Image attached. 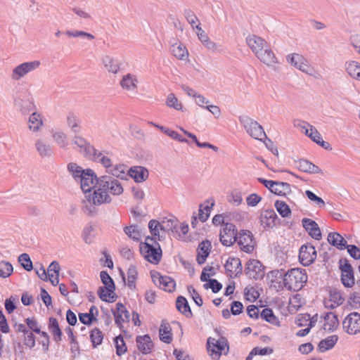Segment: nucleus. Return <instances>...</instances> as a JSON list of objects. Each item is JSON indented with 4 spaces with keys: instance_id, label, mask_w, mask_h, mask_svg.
<instances>
[{
    "instance_id": "obj_1",
    "label": "nucleus",
    "mask_w": 360,
    "mask_h": 360,
    "mask_svg": "<svg viewBox=\"0 0 360 360\" xmlns=\"http://www.w3.org/2000/svg\"><path fill=\"white\" fill-rule=\"evenodd\" d=\"M246 43L256 57L263 63L271 66L277 63L274 53L262 37L255 34L249 35L246 38Z\"/></svg>"
},
{
    "instance_id": "obj_2",
    "label": "nucleus",
    "mask_w": 360,
    "mask_h": 360,
    "mask_svg": "<svg viewBox=\"0 0 360 360\" xmlns=\"http://www.w3.org/2000/svg\"><path fill=\"white\" fill-rule=\"evenodd\" d=\"M283 276L284 287L290 291L300 290L307 281V275L304 269L293 268L285 272Z\"/></svg>"
},
{
    "instance_id": "obj_3",
    "label": "nucleus",
    "mask_w": 360,
    "mask_h": 360,
    "mask_svg": "<svg viewBox=\"0 0 360 360\" xmlns=\"http://www.w3.org/2000/svg\"><path fill=\"white\" fill-rule=\"evenodd\" d=\"M100 277L104 286H101L98 289L97 294L99 298L106 302H114L117 295L115 292V284L113 279L105 271H101Z\"/></svg>"
},
{
    "instance_id": "obj_4",
    "label": "nucleus",
    "mask_w": 360,
    "mask_h": 360,
    "mask_svg": "<svg viewBox=\"0 0 360 360\" xmlns=\"http://www.w3.org/2000/svg\"><path fill=\"white\" fill-rule=\"evenodd\" d=\"M139 250L144 259L151 264H158L162 259V252L159 243L155 246L147 242H141Z\"/></svg>"
},
{
    "instance_id": "obj_5",
    "label": "nucleus",
    "mask_w": 360,
    "mask_h": 360,
    "mask_svg": "<svg viewBox=\"0 0 360 360\" xmlns=\"http://www.w3.org/2000/svg\"><path fill=\"white\" fill-rule=\"evenodd\" d=\"M239 121L246 132L253 139L263 141V137L266 138L263 127L257 121L248 116H240Z\"/></svg>"
},
{
    "instance_id": "obj_6",
    "label": "nucleus",
    "mask_w": 360,
    "mask_h": 360,
    "mask_svg": "<svg viewBox=\"0 0 360 360\" xmlns=\"http://www.w3.org/2000/svg\"><path fill=\"white\" fill-rule=\"evenodd\" d=\"M227 347V351L224 352L226 354L229 352L228 340L224 337H221L219 340L209 338L207 341V350L209 354L214 360H219L222 352Z\"/></svg>"
},
{
    "instance_id": "obj_7",
    "label": "nucleus",
    "mask_w": 360,
    "mask_h": 360,
    "mask_svg": "<svg viewBox=\"0 0 360 360\" xmlns=\"http://www.w3.org/2000/svg\"><path fill=\"white\" fill-rule=\"evenodd\" d=\"M98 186L108 193L109 192L114 195H121L124 191L120 182L108 175H103L99 177Z\"/></svg>"
},
{
    "instance_id": "obj_8",
    "label": "nucleus",
    "mask_w": 360,
    "mask_h": 360,
    "mask_svg": "<svg viewBox=\"0 0 360 360\" xmlns=\"http://www.w3.org/2000/svg\"><path fill=\"white\" fill-rule=\"evenodd\" d=\"M339 268L341 271V282L346 288H351L355 283L354 274L352 265L346 258L339 260Z\"/></svg>"
},
{
    "instance_id": "obj_9",
    "label": "nucleus",
    "mask_w": 360,
    "mask_h": 360,
    "mask_svg": "<svg viewBox=\"0 0 360 360\" xmlns=\"http://www.w3.org/2000/svg\"><path fill=\"white\" fill-rule=\"evenodd\" d=\"M238 230L233 224L226 223L220 231L219 240L223 245L230 247L238 240Z\"/></svg>"
},
{
    "instance_id": "obj_10",
    "label": "nucleus",
    "mask_w": 360,
    "mask_h": 360,
    "mask_svg": "<svg viewBox=\"0 0 360 360\" xmlns=\"http://www.w3.org/2000/svg\"><path fill=\"white\" fill-rule=\"evenodd\" d=\"M240 250L246 253H252L255 248L256 241L252 232L249 230H240L238 233V240Z\"/></svg>"
},
{
    "instance_id": "obj_11",
    "label": "nucleus",
    "mask_w": 360,
    "mask_h": 360,
    "mask_svg": "<svg viewBox=\"0 0 360 360\" xmlns=\"http://www.w3.org/2000/svg\"><path fill=\"white\" fill-rule=\"evenodd\" d=\"M14 105L23 115L30 113L35 108L33 97L28 91L15 98Z\"/></svg>"
},
{
    "instance_id": "obj_12",
    "label": "nucleus",
    "mask_w": 360,
    "mask_h": 360,
    "mask_svg": "<svg viewBox=\"0 0 360 360\" xmlns=\"http://www.w3.org/2000/svg\"><path fill=\"white\" fill-rule=\"evenodd\" d=\"M111 311L112 314L114 316L115 323L117 327H118L122 332L125 333L126 330L124 328L122 323L124 322H129V311L127 309L125 306L121 302H117L115 304V309H112Z\"/></svg>"
},
{
    "instance_id": "obj_13",
    "label": "nucleus",
    "mask_w": 360,
    "mask_h": 360,
    "mask_svg": "<svg viewBox=\"0 0 360 360\" xmlns=\"http://www.w3.org/2000/svg\"><path fill=\"white\" fill-rule=\"evenodd\" d=\"M344 330L349 335H355L360 332V314L352 312L342 321Z\"/></svg>"
},
{
    "instance_id": "obj_14",
    "label": "nucleus",
    "mask_w": 360,
    "mask_h": 360,
    "mask_svg": "<svg viewBox=\"0 0 360 360\" xmlns=\"http://www.w3.org/2000/svg\"><path fill=\"white\" fill-rule=\"evenodd\" d=\"M99 178L97 177L94 171L91 169H85V173L79 180L80 181V187L86 195L91 192V189L98 186Z\"/></svg>"
},
{
    "instance_id": "obj_15",
    "label": "nucleus",
    "mask_w": 360,
    "mask_h": 360,
    "mask_svg": "<svg viewBox=\"0 0 360 360\" xmlns=\"http://www.w3.org/2000/svg\"><path fill=\"white\" fill-rule=\"evenodd\" d=\"M40 65L39 60L25 62L16 66L12 71L11 78L18 81L27 73L36 70Z\"/></svg>"
},
{
    "instance_id": "obj_16",
    "label": "nucleus",
    "mask_w": 360,
    "mask_h": 360,
    "mask_svg": "<svg viewBox=\"0 0 360 360\" xmlns=\"http://www.w3.org/2000/svg\"><path fill=\"white\" fill-rule=\"evenodd\" d=\"M245 274L250 278L262 279L264 276V266L257 259H250L246 264Z\"/></svg>"
},
{
    "instance_id": "obj_17",
    "label": "nucleus",
    "mask_w": 360,
    "mask_h": 360,
    "mask_svg": "<svg viewBox=\"0 0 360 360\" xmlns=\"http://www.w3.org/2000/svg\"><path fill=\"white\" fill-rule=\"evenodd\" d=\"M316 258V251L311 244L302 245L299 252V260L304 266H309Z\"/></svg>"
},
{
    "instance_id": "obj_18",
    "label": "nucleus",
    "mask_w": 360,
    "mask_h": 360,
    "mask_svg": "<svg viewBox=\"0 0 360 360\" xmlns=\"http://www.w3.org/2000/svg\"><path fill=\"white\" fill-rule=\"evenodd\" d=\"M97 187L98 188L94 190L93 193L90 192L86 195L88 201L95 205L110 202L112 199L108 193L99 188L98 186Z\"/></svg>"
},
{
    "instance_id": "obj_19",
    "label": "nucleus",
    "mask_w": 360,
    "mask_h": 360,
    "mask_svg": "<svg viewBox=\"0 0 360 360\" xmlns=\"http://www.w3.org/2000/svg\"><path fill=\"white\" fill-rule=\"evenodd\" d=\"M302 224L308 234L314 239L319 240L322 238L321 229L318 224L309 218H303Z\"/></svg>"
},
{
    "instance_id": "obj_20",
    "label": "nucleus",
    "mask_w": 360,
    "mask_h": 360,
    "mask_svg": "<svg viewBox=\"0 0 360 360\" xmlns=\"http://www.w3.org/2000/svg\"><path fill=\"white\" fill-rule=\"evenodd\" d=\"M226 274L232 278V274L235 273V277L239 276L243 271L241 261L238 257H230L224 265Z\"/></svg>"
},
{
    "instance_id": "obj_21",
    "label": "nucleus",
    "mask_w": 360,
    "mask_h": 360,
    "mask_svg": "<svg viewBox=\"0 0 360 360\" xmlns=\"http://www.w3.org/2000/svg\"><path fill=\"white\" fill-rule=\"evenodd\" d=\"M34 146L37 153L41 158H50L53 155V146L44 140H36Z\"/></svg>"
},
{
    "instance_id": "obj_22",
    "label": "nucleus",
    "mask_w": 360,
    "mask_h": 360,
    "mask_svg": "<svg viewBox=\"0 0 360 360\" xmlns=\"http://www.w3.org/2000/svg\"><path fill=\"white\" fill-rule=\"evenodd\" d=\"M149 176L148 170L142 166L131 167L128 171V176L131 177L136 182L145 181Z\"/></svg>"
},
{
    "instance_id": "obj_23",
    "label": "nucleus",
    "mask_w": 360,
    "mask_h": 360,
    "mask_svg": "<svg viewBox=\"0 0 360 360\" xmlns=\"http://www.w3.org/2000/svg\"><path fill=\"white\" fill-rule=\"evenodd\" d=\"M287 60L292 65L304 72H307L309 68L306 59L300 54L292 53L287 56Z\"/></svg>"
},
{
    "instance_id": "obj_24",
    "label": "nucleus",
    "mask_w": 360,
    "mask_h": 360,
    "mask_svg": "<svg viewBox=\"0 0 360 360\" xmlns=\"http://www.w3.org/2000/svg\"><path fill=\"white\" fill-rule=\"evenodd\" d=\"M212 244L208 240H205L199 243L198 247V255L196 261L199 264L205 262L211 251Z\"/></svg>"
},
{
    "instance_id": "obj_25",
    "label": "nucleus",
    "mask_w": 360,
    "mask_h": 360,
    "mask_svg": "<svg viewBox=\"0 0 360 360\" xmlns=\"http://www.w3.org/2000/svg\"><path fill=\"white\" fill-rule=\"evenodd\" d=\"M136 340L139 350L143 354H149L154 347L151 338L148 334L137 336Z\"/></svg>"
},
{
    "instance_id": "obj_26",
    "label": "nucleus",
    "mask_w": 360,
    "mask_h": 360,
    "mask_svg": "<svg viewBox=\"0 0 360 360\" xmlns=\"http://www.w3.org/2000/svg\"><path fill=\"white\" fill-rule=\"evenodd\" d=\"M276 219H278V216L272 209L264 210L261 213L259 217L260 224L264 228L275 226Z\"/></svg>"
},
{
    "instance_id": "obj_27",
    "label": "nucleus",
    "mask_w": 360,
    "mask_h": 360,
    "mask_svg": "<svg viewBox=\"0 0 360 360\" xmlns=\"http://www.w3.org/2000/svg\"><path fill=\"white\" fill-rule=\"evenodd\" d=\"M102 63L105 70L108 72L112 74H117L119 72L122 65L120 60L108 55L104 56L102 58Z\"/></svg>"
},
{
    "instance_id": "obj_28",
    "label": "nucleus",
    "mask_w": 360,
    "mask_h": 360,
    "mask_svg": "<svg viewBox=\"0 0 360 360\" xmlns=\"http://www.w3.org/2000/svg\"><path fill=\"white\" fill-rule=\"evenodd\" d=\"M160 230L169 233L172 231L174 233V236L176 238H181V233L178 229V220L176 218H172L167 220H163L161 223Z\"/></svg>"
},
{
    "instance_id": "obj_29",
    "label": "nucleus",
    "mask_w": 360,
    "mask_h": 360,
    "mask_svg": "<svg viewBox=\"0 0 360 360\" xmlns=\"http://www.w3.org/2000/svg\"><path fill=\"white\" fill-rule=\"evenodd\" d=\"M48 329L52 334L53 340L58 344L62 340L63 332L56 318L49 319Z\"/></svg>"
},
{
    "instance_id": "obj_30",
    "label": "nucleus",
    "mask_w": 360,
    "mask_h": 360,
    "mask_svg": "<svg viewBox=\"0 0 360 360\" xmlns=\"http://www.w3.org/2000/svg\"><path fill=\"white\" fill-rule=\"evenodd\" d=\"M328 242L340 250L346 249L347 240L338 232H330L328 235Z\"/></svg>"
},
{
    "instance_id": "obj_31",
    "label": "nucleus",
    "mask_w": 360,
    "mask_h": 360,
    "mask_svg": "<svg viewBox=\"0 0 360 360\" xmlns=\"http://www.w3.org/2000/svg\"><path fill=\"white\" fill-rule=\"evenodd\" d=\"M297 167L303 172L310 174H320L321 169L312 162L305 159H300L296 162Z\"/></svg>"
},
{
    "instance_id": "obj_32",
    "label": "nucleus",
    "mask_w": 360,
    "mask_h": 360,
    "mask_svg": "<svg viewBox=\"0 0 360 360\" xmlns=\"http://www.w3.org/2000/svg\"><path fill=\"white\" fill-rule=\"evenodd\" d=\"M176 307L177 310L184 314L186 318H192L193 313L191 309L190 305L186 299L182 295H179L177 297L176 300Z\"/></svg>"
},
{
    "instance_id": "obj_33",
    "label": "nucleus",
    "mask_w": 360,
    "mask_h": 360,
    "mask_svg": "<svg viewBox=\"0 0 360 360\" xmlns=\"http://www.w3.org/2000/svg\"><path fill=\"white\" fill-rule=\"evenodd\" d=\"M345 70L353 79L360 81V63L356 60H349L345 63Z\"/></svg>"
},
{
    "instance_id": "obj_34",
    "label": "nucleus",
    "mask_w": 360,
    "mask_h": 360,
    "mask_svg": "<svg viewBox=\"0 0 360 360\" xmlns=\"http://www.w3.org/2000/svg\"><path fill=\"white\" fill-rule=\"evenodd\" d=\"M159 336L161 341L165 343L169 344L172 341V333L171 327L165 321H162L160 330Z\"/></svg>"
},
{
    "instance_id": "obj_35",
    "label": "nucleus",
    "mask_w": 360,
    "mask_h": 360,
    "mask_svg": "<svg viewBox=\"0 0 360 360\" xmlns=\"http://www.w3.org/2000/svg\"><path fill=\"white\" fill-rule=\"evenodd\" d=\"M137 82L136 76L128 73L122 77L120 84L123 89L130 91L137 89Z\"/></svg>"
},
{
    "instance_id": "obj_36",
    "label": "nucleus",
    "mask_w": 360,
    "mask_h": 360,
    "mask_svg": "<svg viewBox=\"0 0 360 360\" xmlns=\"http://www.w3.org/2000/svg\"><path fill=\"white\" fill-rule=\"evenodd\" d=\"M338 340V336L333 335L322 340L318 345V349L321 352H324L328 349H332Z\"/></svg>"
},
{
    "instance_id": "obj_37",
    "label": "nucleus",
    "mask_w": 360,
    "mask_h": 360,
    "mask_svg": "<svg viewBox=\"0 0 360 360\" xmlns=\"http://www.w3.org/2000/svg\"><path fill=\"white\" fill-rule=\"evenodd\" d=\"M95 226L92 222L88 223L82 231V237L85 243L91 244L95 238Z\"/></svg>"
},
{
    "instance_id": "obj_38",
    "label": "nucleus",
    "mask_w": 360,
    "mask_h": 360,
    "mask_svg": "<svg viewBox=\"0 0 360 360\" xmlns=\"http://www.w3.org/2000/svg\"><path fill=\"white\" fill-rule=\"evenodd\" d=\"M159 286L165 291L172 292L174 290L176 283L174 279L167 276H158Z\"/></svg>"
},
{
    "instance_id": "obj_39",
    "label": "nucleus",
    "mask_w": 360,
    "mask_h": 360,
    "mask_svg": "<svg viewBox=\"0 0 360 360\" xmlns=\"http://www.w3.org/2000/svg\"><path fill=\"white\" fill-rule=\"evenodd\" d=\"M326 326H328V330L333 332L339 326V321L338 316L333 312H328L323 316Z\"/></svg>"
},
{
    "instance_id": "obj_40",
    "label": "nucleus",
    "mask_w": 360,
    "mask_h": 360,
    "mask_svg": "<svg viewBox=\"0 0 360 360\" xmlns=\"http://www.w3.org/2000/svg\"><path fill=\"white\" fill-rule=\"evenodd\" d=\"M275 186L273 193L279 196H285L286 194L291 193L290 185L288 183L275 181Z\"/></svg>"
},
{
    "instance_id": "obj_41",
    "label": "nucleus",
    "mask_w": 360,
    "mask_h": 360,
    "mask_svg": "<svg viewBox=\"0 0 360 360\" xmlns=\"http://www.w3.org/2000/svg\"><path fill=\"white\" fill-rule=\"evenodd\" d=\"M126 167L124 165H116L115 167H112L108 169V173L111 174L112 177H116L120 179H127L128 172L126 173Z\"/></svg>"
},
{
    "instance_id": "obj_42",
    "label": "nucleus",
    "mask_w": 360,
    "mask_h": 360,
    "mask_svg": "<svg viewBox=\"0 0 360 360\" xmlns=\"http://www.w3.org/2000/svg\"><path fill=\"white\" fill-rule=\"evenodd\" d=\"M260 316L262 319L265 320L271 324L277 326H280V321L274 315L273 310L271 308H264L262 311Z\"/></svg>"
},
{
    "instance_id": "obj_43",
    "label": "nucleus",
    "mask_w": 360,
    "mask_h": 360,
    "mask_svg": "<svg viewBox=\"0 0 360 360\" xmlns=\"http://www.w3.org/2000/svg\"><path fill=\"white\" fill-rule=\"evenodd\" d=\"M170 51L174 57L180 60H184L188 56L186 48L182 44H174L172 45Z\"/></svg>"
},
{
    "instance_id": "obj_44",
    "label": "nucleus",
    "mask_w": 360,
    "mask_h": 360,
    "mask_svg": "<svg viewBox=\"0 0 360 360\" xmlns=\"http://www.w3.org/2000/svg\"><path fill=\"white\" fill-rule=\"evenodd\" d=\"M124 233L134 241L139 242L141 240V230L138 225H131L125 226L123 229Z\"/></svg>"
},
{
    "instance_id": "obj_45",
    "label": "nucleus",
    "mask_w": 360,
    "mask_h": 360,
    "mask_svg": "<svg viewBox=\"0 0 360 360\" xmlns=\"http://www.w3.org/2000/svg\"><path fill=\"white\" fill-rule=\"evenodd\" d=\"M80 119L74 113H69L67 117L68 126L72 129L75 134L80 131Z\"/></svg>"
},
{
    "instance_id": "obj_46",
    "label": "nucleus",
    "mask_w": 360,
    "mask_h": 360,
    "mask_svg": "<svg viewBox=\"0 0 360 360\" xmlns=\"http://www.w3.org/2000/svg\"><path fill=\"white\" fill-rule=\"evenodd\" d=\"M90 340L93 348H96L101 345L104 335L103 332L98 328H94L90 331Z\"/></svg>"
},
{
    "instance_id": "obj_47",
    "label": "nucleus",
    "mask_w": 360,
    "mask_h": 360,
    "mask_svg": "<svg viewBox=\"0 0 360 360\" xmlns=\"http://www.w3.org/2000/svg\"><path fill=\"white\" fill-rule=\"evenodd\" d=\"M79 148V152L84 157L90 160H92L93 158H94L96 153L97 152V150L89 141H87L86 144H84V146H81Z\"/></svg>"
},
{
    "instance_id": "obj_48",
    "label": "nucleus",
    "mask_w": 360,
    "mask_h": 360,
    "mask_svg": "<svg viewBox=\"0 0 360 360\" xmlns=\"http://www.w3.org/2000/svg\"><path fill=\"white\" fill-rule=\"evenodd\" d=\"M91 161L101 163L106 169V172H108V169H110L112 166L111 160L108 157L104 155L103 152H99L98 150Z\"/></svg>"
},
{
    "instance_id": "obj_49",
    "label": "nucleus",
    "mask_w": 360,
    "mask_h": 360,
    "mask_svg": "<svg viewBox=\"0 0 360 360\" xmlns=\"http://www.w3.org/2000/svg\"><path fill=\"white\" fill-rule=\"evenodd\" d=\"M68 172L72 175L76 181H79L82 175L85 173V169H83L75 162H70L67 166Z\"/></svg>"
},
{
    "instance_id": "obj_50",
    "label": "nucleus",
    "mask_w": 360,
    "mask_h": 360,
    "mask_svg": "<svg viewBox=\"0 0 360 360\" xmlns=\"http://www.w3.org/2000/svg\"><path fill=\"white\" fill-rule=\"evenodd\" d=\"M29 128L33 131H37L43 122L40 117V115L37 112H32L29 119Z\"/></svg>"
},
{
    "instance_id": "obj_51",
    "label": "nucleus",
    "mask_w": 360,
    "mask_h": 360,
    "mask_svg": "<svg viewBox=\"0 0 360 360\" xmlns=\"http://www.w3.org/2000/svg\"><path fill=\"white\" fill-rule=\"evenodd\" d=\"M274 206L282 217L285 218L291 214L290 207L284 201L278 200L275 202Z\"/></svg>"
},
{
    "instance_id": "obj_52",
    "label": "nucleus",
    "mask_w": 360,
    "mask_h": 360,
    "mask_svg": "<svg viewBox=\"0 0 360 360\" xmlns=\"http://www.w3.org/2000/svg\"><path fill=\"white\" fill-rule=\"evenodd\" d=\"M116 354L122 356L127 351V347L122 335H119L114 338Z\"/></svg>"
},
{
    "instance_id": "obj_53",
    "label": "nucleus",
    "mask_w": 360,
    "mask_h": 360,
    "mask_svg": "<svg viewBox=\"0 0 360 360\" xmlns=\"http://www.w3.org/2000/svg\"><path fill=\"white\" fill-rule=\"evenodd\" d=\"M330 300L329 302L336 304V305H340L343 303L345 299L342 297V293L340 290L333 288L329 291Z\"/></svg>"
},
{
    "instance_id": "obj_54",
    "label": "nucleus",
    "mask_w": 360,
    "mask_h": 360,
    "mask_svg": "<svg viewBox=\"0 0 360 360\" xmlns=\"http://www.w3.org/2000/svg\"><path fill=\"white\" fill-rule=\"evenodd\" d=\"M52 137L60 148H66L68 146L67 135L63 131L53 132Z\"/></svg>"
},
{
    "instance_id": "obj_55",
    "label": "nucleus",
    "mask_w": 360,
    "mask_h": 360,
    "mask_svg": "<svg viewBox=\"0 0 360 360\" xmlns=\"http://www.w3.org/2000/svg\"><path fill=\"white\" fill-rule=\"evenodd\" d=\"M33 333V331H31L28 329L22 335L23 345L30 349L33 348L36 345L35 335Z\"/></svg>"
},
{
    "instance_id": "obj_56",
    "label": "nucleus",
    "mask_w": 360,
    "mask_h": 360,
    "mask_svg": "<svg viewBox=\"0 0 360 360\" xmlns=\"http://www.w3.org/2000/svg\"><path fill=\"white\" fill-rule=\"evenodd\" d=\"M65 333L68 336V339L70 340V343L71 344V351L73 352L75 351H79V342H77L76 337L74 335V330L70 327H67L65 329Z\"/></svg>"
},
{
    "instance_id": "obj_57",
    "label": "nucleus",
    "mask_w": 360,
    "mask_h": 360,
    "mask_svg": "<svg viewBox=\"0 0 360 360\" xmlns=\"http://www.w3.org/2000/svg\"><path fill=\"white\" fill-rule=\"evenodd\" d=\"M18 262L21 266L27 271H30L33 269L32 262L27 253H22L18 257Z\"/></svg>"
},
{
    "instance_id": "obj_58",
    "label": "nucleus",
    "mask_w": 360,
    "mask_h": 360,
    "mask_svg": "<svg viewBox=\"0 0 360 360\" xmlns=\"http://www.w3.org/2000/svg\"><path fill=\"white\" fill-rule=\"evenodd\" d=\"M0 265L1 266V269H0V277L4 278L9 277L13 271L12 264L8 262L1 261Z\"/></svg>"
},
{
    "instance_id": "obj_59",
    "label": "nucleus",
    "mask_w": 360,
    "mask_h": 360,
    "mask_svg": "<svg viewBox=\"0 0 360 360\" xmlns=\"http://www.w3.org/2000/svg\"><path fill=\"white\" fill-rule=\"evenodd\" d=\"M214 205V202L212 200V202L210 203V205H207L204 209H202V205H200L198 218L201 221L205 222L207 220L208 217H210V212L212 207Z\"/></svg>"
},
{
    "instance_id": "obj_60",
    "label": "nucleus",
    "mask_w": 360,
    "mask_h": 360,
    "mask_svg": "<svg viewBox=\"0 0 360 360\" xmlns=\"http://www.w3.org/2000/svg\"><path fill=\"white\" fill-rule=\"evenodd\" d=\"M205 289L211 288L214 293H217L222 288V284L217 279L210 278L209 281L203 285Z\"/></svg>"
},
{
    "instance_id": "obj_61",
    "label": "nucleus",
    "mask_w": 360,
    "mask_h": 360,
    "mask_svg": "<svg viewBox=\"0 0 360 360\" xmlns=\"http://www.w3.org/2000/svg\"><path fill=\"white\" fill-rule=\"evenodd\" d=\"M166 104L168 107L172 108L176 110L182 109V104L179 103L178 99L174 94H169L167 96Z\"/></svg>"
},
{
    "instance_id": "obj_62",
    "label": "nucleus",
    "mask_w": 360,
    "mask_h": 360,
    "mask_svg": "<svg viewBox=\"0 0 360 360\" xmlns=\"http://www.w3.org/2000/svg\"><path fill=\"white\" fill-rule=\"evenodd\" d=\"M303 133L308 136L314 142L316 143L321 139V135L320 133L316 130V129L313 127L310 126V132L309 131L308 129H305V131H303Z\"/></svg>"
},
{
    "instance_id": "obj_63",
    "label": "nucleus",
    "mask_w": 360,
    "mask_h": 360,
    "mask_svg": "<svg viewBox=\"0 0 360 360\" xmlns=\"http://www.w3.org/2000/svg\"><path fill=\"white\" fill-rule=\"evenodd\" d=\"M305 195L310 200L316 202V205L319 207L321 208L325 206V202L323 201V200L321 198L317 196L311 191L307 190L305 191Z\"/></svg>"
},
{
    "instance_id": "obj_64",
    "label": "nucleus",
    "mask_w": 360,
    "mask_h": 360,
    "mask_svg": "<svg viewBox=\"0 0 360 360\" xmlns=\"http://www.w3.org/2000/svg\"><path fill=\"white\" fill-rule=\"evenodd\" d=\"M228 200L234 205L238 206L240 205L243 201L242 194L238 191H233L228 196Z\"/></svg>"
}]
</instances>
